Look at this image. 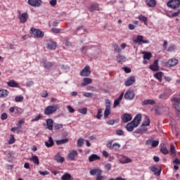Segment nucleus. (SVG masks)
<instances>
[{
	"mask_svg": "<svg viewBox=\"0 0 180 180\" xmlns=\"http://www.w3.org/2000/svg\"><path fill=\"white\" fill-rule=\"evenodd\" d=\"M141 114H137L131 122L127 124L125 127L127 131H133L141 123Z\"/></svg>",
	"mask_w": 180,
	"mask_h": 180,
	"instance_id": "obj_1",
	"label": "nucleus"
},
{
	"mask_svg": "<svg viewBox=\"0 0 180 180\" xmlns=\"http://www.w3.org/2000/svg\"><path fill=\"white\" fill-rule=\"evenodd\" d=\"M30 34H31L34 39H43V37H44V32L34 27H32L30 29Z\"/></svg>",
	"mask_w": 180,
	"mask_h": 180,
	"instance_id": "obj_2",
	"label": "nucleus"
},
{
	"mask_svg": "<svg viewBox=\"0 0 180 180\" xmlns=\"http://www.w3.org/2000/svg\"><path fill=\"white\" fill-rule=\"evenodd\" d=\"M57 110H58V105H49L44 109V113L46 116H49L50 115H53V113H55Z\"/></svg>",
	"mask_w": 180,
	"mask_h": 180,
	"instance_id": "obj_3",
	"label": "nucleus"
},
{
	"mask_svg": "<svg viewBox=\"0 0 180 180\" xmlns=\"http://www.w3.org/2000/svg\"><path fill=\"white\" fill-rule=\"evenodd\" d=\"M167 6L171 9H178L180 6V0H169L167 3Z\"/></svg>",
	"mask_w": 180,
	"mask_h": 180,
	"instance_id": "obj_4",
	"label": "nucleus"
},
{
	"mask_svg": "<svg viewBox=\"0 0 180 180\" xmlns=\"http://www.w3.org/2000/svg\"><path fill=\"white\" fill-rule=\"evenodd\" d=\"M124 97L127 101H133L136 98V93H134V90L128 89L124 94Z\"/></svg>",
	"mask_w": 180,
	"mask_h": 180,
	"instance_id": "obj_5",
	"label": "nucleus"
},
{
	"mask_svg": "<svg viewBox=\"0 0 180 180\" xmlns=\"http://www.w3.org/2000/svg\"><path fill=\"white\" fill-rule=\"evenodd\" d=\"M18 18L20 19V23H26L29 19V14L27 13H21L20 11H18Z\"/></svg>",
	"mask_w": 180,
	"mask_h": 180,
	"instance_id": "obj_6",
	"label": "nucleus"
},
{
	"mask_svg": "<svg viewBox=\"0 0 180 180\" xmlns=\"http://www.w3.org/2000/svg\"><path fill=\"white\" fill-rule=\"evenodd\" d=\"M172 102H174V108L180 113V98L174 97L172 98Z\"/></svg>",
	"mask_w": 180,
	"mask_h": 180,
	"instance_id": "obj_7",
	"label": "nucleus"
},
{
	"mask_svg": "<svg viewBox=\"0 0 180 180\" xmlns=\"http://www.w3.org/2000/svg\"><path fill=\"white\" fill-rule=\"evenodd\" d=\"M81 77H89L91 75V70H89V65H86L80 72Z\"/></svg>",
	"mask_w": 180,
	"mask_h": 180,
	"instance_id": "obj_8",
	"label": "nucleus"
},
{
	"mask_svg": "<svg viewBox=\"0 0 180 180\" xmlns=\"http://www.w3.org/2000/svg\"><path fill=\"white\" fill-rule=\"evenodd\" d=\"M144 37L143 35H138L136 39L134 40V43H143V44H148L150 41L144 40Z\"/></svg>",
	"mask_w": 180,
	"mask_h": 180,
	"instance_id": "obj_9",
	"label": "nucleus"
},
{
	"mask_svg": "<svg viewBox=\"0 0 180 180\" xmlns=\"http://www.w3.org/2000/svg\"><path fill=\"white\" fill-rule=\"evenodd\" d=\"M28 4L34 8H39L41 5V0H28Z\"/></svg>",
	"mask_w": 180,
	"mask_h": 180,
	"instance_id": "obj_10",
	"label": "nucleus"
},
{
	"mask_svg": "<svg viewBox=\"0 0 180 180\" xmlns=\"http://www.w3.org/2000/svg\"><path fill=\"white\" fill-rule=\"evenodd\" d=\"M75 157H78V152L76 150H71L68 154V158L70 161H75Z\"/></svg>",
	"mask_w": 180,
	"mask_h": 180,
	"instance_id": "obj_11",
	"label": "nucleus"
},
{
	"mask_svg": "<svg viewBox=\"0 0 180 180\" xmlns=\"http://www.w3.org/2000/svg\"><path fill=\"white\" fill-rule=\"evenodd\" d=\"M41 64H42V66L44 68H46V70H50L53 67V63L52 62H48L47 60L43 59L41 62Z\"/></svg>",
	"mask_w": 180,
	"mask_h": 180,
	"instance_id": "obj_12",
	"label": "nucleus"
},
{
	"mask_svg": "<svg viewBox=\"0 0 180 180\" xmlns=\"http://www.w3.org/2000/svg\"><path fill=\"white\" fill-rule=\"evenodd\" d=\"M136 82V77L134 76H131L129 78H128L125 82L124 85L125 86H130V85H133Z\"/></svg>",
	"mask_w": 180,
	"mask_h": 180,
	"instance_id": "obj_13",
	"label": "nucleus"
},
{
	"mask_svg": "<svg viewBox=\"0 0 180 180\" xmlns=\"http://www.w3.org/2000/svg\"><path fill=\"white\" fill-rule=\"evenodd\" d=\"M46 129L48 130H53V127H54V121L51 118H48L46 120Z\"/></svg>",
	"mask_w": 180,
	"mask_h": 180,
	"instance_id": "obj_14",
	"label": "nucleus"
},
{
	"mask_svg": "<svg viewBox=\"0 0 180 180\" xmlns=\"http://www.w3.org/2000/svg\"><path fill=\"white\" fill-rule=\"evenodd\" d=\"M178 63H179V60H178V59L175 58H171L168 60L167 65L168 67H175V65H176Z\"/></svg>",
	"mask_w": 180,
	"mask_h": 180,
	"instance_id": "obj_15",
	"label": "nucleus"
},
{
	"mask_svg": "<svg viewBox=\"0 0 180 180\" xmlns=\"http://www.w3.org/2000/svg\"><path fill=\"white\" fill-rule=\"evenodd\" d=\"M150 70L152 71H158L160 70V66L158 65V60H155L153 65L149 66Z\"/></svg>",
	"mask_w": 180,
	"mask_h": 180,
	"instance_id": "obj_16",
	"label": "nucleus"
},
{
	"mask_svg": "<svg viewBox=\"0 0 180 180\" xmlns=\"http://www.w3.org/2000/svg\"><path fill=\"white\" fill-rule=\"evenodd\" d=\"M133 117H131V114L124 113L122 117V122L123 123H127V122H130Z\"/></svg>",
	"mask_w": 180,
	"mask_h": 180,
	"instance_id": "obj_17",
	"label": "nucleus"
},
{
	"mask_svg": "<svg viewBox=\"0 0 180 180\" xmlns=\"http://www.w3.org/2000/svg\"><path fill=\"white\" fill-rule=\"evenodd\" d=\"M90 175H92L93 176L95 175H101L102 174V173L103 172V171H102V169H93L91 170H90Z\"/></svg>",
	"mask_w": 180,
	"mask_h": 180,
	"instance_id": "obj_18",
	"label": "nucleus"
},
{
	"mask_svg": "<svg viewBox=\"0 0 180 180\" xmlns=\"http://www.w3.org/2000/svg\"><path fill=\"white\" fill-rule=\"evenodd\" d=\"M146 4L149 8H155L157 0H146Z\"/></svg>",
	"mask_w": 180,
	"mask_h": 180,
	"instance_id": "obj_19",
	"label": "nucleus"
},
{
	"mask_svg": "<svg viewBox=\"0 0 180 180\" xmlns=\"http://www.w3.org/2000/svg\"><path fill=\"white\" fill-rule=\"evenodd\" d=\"M146 143L148 145L151 144L152 147H157L160 144V141L149 139V140H147Z\"/></svg>",
	"mask_w": 180,
	"mask_h": 180,
	"instance_id": "obj_20",
	"label": "nucleus"
},
{
	"mask_svg": "<svg viewBox=\"0 0 180 180\" xmlns=\"http://www.w3.org/2000/svg\"><path fill=\"white\" fill-rule=\"evenodd\" d=\"M48 49L49 50H56L57 49V42L50 41L48 42Z\"/></svg>",
	"mask_w": 180,
	"mask_h": 180,
	"instance_id": "obj_21",
	"label": "nucleus"
},
{
	"mask_svg": "<svg viewBox=\"0 0 180 180\" xmlns=\"http://www.w3.org/2000/svg\"><path fill=\"white\" fill-rule=\"evenodd\" d=\"M133 160L130 158H127L126 156H123L120 160V162L121 164H129Z\"/></svg>",
	"mask_w": 180,
	"mask_h": 180,
	"instance_id": "obj_22",
	"label": "nucleus"
},
{
	"mask_svg": "<svg viewBox=\"0 0 180 180\" xmlns=\"http://www.w3.org/2000/svg\"><path fill=\"white\" fill-rule=\"evenodd\" d=\"M7 85L8 86H10V88H19V84L15 80H10L7 82Z\"/></svg>",
	"mask_w": 180,
	"mask_h": 180,
	"instance_id": "obj_23",
	"label": "nucleus"
},
{
	"mask_svg": "<svg viewBox=\"0 0 180 180\" xmlns=\"http://www.w3.org/2000/svg\"><path fill=\"white\" fill-rule=\"evenodd\" d=\"M30 161H32V162H33V164H34L35 165H40V160L39 159V157H37V155H34L30 158Z\"/></svg>",
	"mask_w": 180,
	"mask_h": 180,
	"instance_id": "obj_24",
	"label": "nucleus"
},
{
	"mask_svg": "<svg viewBox=\"0 0 180 180\" xmlns=\"http://www.w3.org/2000/svg\"><path fill=\"white\" fill-rule=\"evenodd\" d=\"M155 78L158 80L159 82H162V77H164V72H158L154 75Z\"/></svg>",
	"mask_w": 180,
	"mask_h": 180,
	"instance_id": "obj_25",
	"label": "nucleus"
},
{
	"mask_svg": "<svg viewBox=\"0 0 180 180\" xmlns=\"http://www.w3.org/2000/svg\"><path fill=\"white\" fill-rule=\"evenodd\" d=\"M150 169L152 171V172H154L155 175H161V169H158V168H157L155 166L153 165L150 167Z\"/></svg>",
	"mask_w": 180,
	"mask_h": 180,
	"instance_id": "obj_26",
	"label": "nucleus"
},
{
	"mask_svg": "<svg viewBox=\"0 0 180 180\" xmlns=\"http://www.w3.org/2000/svg\"><path fill=\"white\" fill-rule=\"evenodd\" d=\"M55 160L57 162H60V164H63V162L65 161V158H64V157H60V153H58L56 155Z\"/></svg>",
	"mask_w": 180,
	"mask_h": 180,
	"instance_id": "obj_27",
	"label": "nucleus"
},
{
	"mask_svg": "<svg viewBox=\"0 0 180 180\" xmlns=\"http://www.w3.org/2000/svg\"><path fill=\"white\" fill-rule=\"evenodd\" d=\"M146 105H155V101L151 99H146L142 102V105L146 106Z\"/></svg>",
	"mask_w": 180,
	"mask_h": 180,
	"instance_id": "obj_28",
	"label": "nucleus"
},
{
	"mask_svg": "<svg viewBox=\"0 0 180 180\" xmlns=\"http://www.w3.org/2000/svg\"><path fill=\"white\" fill-rule=\"evenodd\" d=\"M96 160H101V157L98 156L96 154H93L89 157V162H94V161H96Z\"/></svg>",
	"mask_w": 180,
	"mask_h": 180,
	"instance_id": "obj_29",
	"label": "nucleus"
},
{
	"mask_svg": "<svg viewBox=\"0 0 180 180\" xmlns=\"http://www.w3.org/2000/svg\"><path fill=\"white\" fill-rule=\"evenodd\" d=\"M45 146L48 147V148L54 146V141H53L51 136H49V141L45 142Z\"/></svg>",
	"mask_w": 180,
	"mask_h": 180,
	"instance_id": "obj_30",
	"label": "nucleus"
},
{
	"mask_svg": "<svg viewBox=\"0 0 180 180\" xmlns=\"http://www.w3.org/2000/svg\"><path fill=\"white\" fill-rule=\"evenodd\" d=\"M89 84H92V79L88 77L84 78L83 82L82 83V86H86Z\"/></svg>",
	"mask_w": 180,
	"mask_h": 180,
	"instance_id": "obj_31",
	"label": "nucleus"
},
{
	"mask_svg": "<svg viewBox=\"0 0 180 180\" xmlns=\"http://www.w3.org/2000/svg\"><path fill=\"white\" fill-rule=\"evenodd\" d=\"M9 95V91L6 89H0V98H6Z\"/></svg>",
	"mask_w": 180,
	"mask_h": 180,
	"instance_id": "obj_32",
	"label": "nucleus"
},
{
	"mask_svg": "<svg viewBox=\"0 0 180 180\" xmlns=\"http://www.w3.org/2000/svg\"><path fill=\"white\" fill-rule=\"evenodd\" d=\"M143 54V60H150L153 55L150 52L143 51L142 53Z\"/></svg>",
	"mask_w": 180,
	"mask_h": 180,
	"instance_id": "obj_33",
	"label": "nucleus"
},
{
	"mask_svg": "<svg viewBox=\"0 0 180 180\" xmlns=\"http://www.w3.org/2000/svg\"><path fill=\"white\" fill-rule=\"evenodd\" d=\"M142 128L141 129H136L134 133H136V134H143L144 133H146V131H147V127H141Z\"/></svg>",
	"mask_w": 180,
	"mask_h": 180,
	"instance_id": "obj_34",
	"label": "nucleus"
},
{
	"mask_svg": "<svg viewBox=\"0 0 180 180\" xmlns=\"http://www.w3.org/2000/svg\"><path fill=\"white\" fill-rule=\"evenodd\" d=\"M138 19H139L141 22H143L144 25H147V22H148V18L143 15H139Z\"/></svg>",
	"mask_w": 180,
	"mask_h": 180,
	"instance_id": "obj_35",
	"label": "nucleus"
},
{
	"mask_svg": "<svg viewBox=\"0 0 180 180\" xmlns=\"http://www.w3.org/2000/svg\"><path fill=\"white\" fill-rule=\"evenodd\" d=\"M68 139H64L61 140L56 141L57 146H61V144H65V143H68Z\"/></svg>",
	"mask_w": 180,
	"mask_h": 180,
	"instance_id": "obj_36",
	"label": "nucleus"
},
{
	"mask_svg": "<svg viewBox=\"0 0 180 180\" xmlns=\"http://www.w3.org/2000/svg\"><path fill=\"white\" fill-rule=\"evenodd\" d=\"M90 12H94V11H99V6L98 4H92L89 8Z\"/></svg>",
	"mask_w": 180,
	"mask_h": 180,
	"instance_id": "obj_37",
	"label": "nucleus"
},
{
	"mask_svg": "<svg viewBox=\"0 0 180 180\" xmlns=\"http://www.w3.org/2000/svg\"><path fill=\"white\" fill-rule=\"evenodd\" d=\"M150 117H148V116H146V121H144L142 123L141 127H144V126H150Z\"/></svg>",
	"mask_w": 180,
	"mask_h": 180,
	"instance_id": "obj_38",
	"label": "nucleus"
},
{
	"mask_svg": "<svg viewBox=\"0 0 180 180\" xmlns=\"http://www.w3.org/2000/svg\"><path fill=\"white\" fill-rule=\"evenodd\" d=\"M112 47L114 49V51H116V53L122 52V49H120V47H119V45H117V44H112Z\"/></svg>",
	"mask_w": 180,
	"mask_h": 180,
	"instance_id": "obj_39",
	"label": "nucleus"
},
{
	"mask_svg": "<svg viewBox=\"0 0 180 180\" xmlns=\"http://www.w3.org/2000/svg\"><path fill=\"white\" fill-rule=\"evenodd\" d=\"M169 98V94L167 93H162L159 96V99H168Z\"/></svg>",
	"mask_w": 180,
	"mask_h": 180,
	"instance_id": "obj_40",
	"label": "nucleus"
},
{
	"mask_svg": "<svg viewBox=\"0 0 180 180\" xmlns=\"http://www.w3.org/2000/svg\"><path fill=\"white\" fill-rule=\"evenodd\" d=\"M61 179L62 180H70L71 179V174H70L68 173H65L62 176Z\"/></svg>",
	"mask_w": 180,
	"mask_h": 180,
	"instance_id": "obj_41",
	"label": "nucleus"
},
{
	"mask_svg": "<svg viewBox=\"0 0 180 180\" xmlns=\"http://www.w3.org/2000/svg\"><path fill=\"white\" fill-rule=\"evenodd\" d=\"M160 152H162V154H165V155H167V154L169 153V151L168 150V149L167 148V147L165 146H162L160 148Z\"/></svg>",
	"mask_w": 180,
	"mask_h": 180,
	"instance_id": "obj_42",
	"label": "nucleus"
},
{
	"mask_svg": "<svg viewBox=\"0 0 180 180\" xmlns=\"http://www.w3.org/2000/svg\"><path fill=\"white\" fill-rule=\"evenodd\" d=\"M170 153L172 155H175V154H176V150L175 149V146H174V144L170 145Z\"/></svg>",
	"mask_w": 180,
	"mask_h": 180,
	"instance_id": "obj_43",
	"label": "nucleus"
},
{
	"mask_svg": "<svg viewBox=\"0 0 180 180\" xmlns=\"http://www.w3.org/2000/svg\"><path fill=\"white\" fill-rule=\"evenodd\" d=\"M41 119H43V115L39 114L37 117L33 118L31 122H39V120H41Z\"/></svg>",
	"mask_w": 180,
	"mask_h": 180,
	"instance_id": "obj_44",
	"label": "nucleus"
},
{
	"mask_svg": "<svg viewBox=\"0 0 180 180\" xmlns=\"http://www.w3.org/2000/svg\"><path fill=\"white\" fill-rule=\"evenodd\" d=\"M124 58H125L124 56L119 54L117 56V63H123V61H124Z\"/></svg>",
	"mask_w": 180,
	"mask_h": 180,
	"instance_id": "obj_45",
	"label": "nucleus"
},
{
	"mask_svg": "<svg viewBox=\"0 0 180 180\" xmlns=\"http://www.w3.org/2000/svg\"><path fill=\"white\" fill-rule=\"evenodd\" d=\"M77 112H79V113H81L82 115H85L88 112V108H79L77 110Z\"/></svg>",
	"mask_w": 180,
	"mask_h": 180,
	"instance_id": "obj_46",
	"label": "nucleus"
},
{
	"mask_svg": "<svg viewBox=\"0 0 180 180\" xmlns=\"http://www.w3.org/2000/svg\"><path fill=\"white\" fill-rule=\"evenodd\" d=\"M109 115H110V108H105L104 111V118L108 119V117H109Z\"/></svg>",
	"mask_w": 180,
	"mask_h": 180,
	"instance_id": "obj_47",
	"label": "nucleus"
},
{
	"mask_svg": "<svg viewBox=\"0 0 180 180\" xmlns=\"http://www.w3.org/2000/svg\"><path fill=\"white\" fill-rule=\"evenodd\" d=\"M102 109L100 108L98 110V113H97V115H96V119H98V120H101V119H102Z\"/></svg>",
	"mask_w": 180,
	"mask_h": 180,
	"instance_id": "obj_48",
	"label": "nucleus"
},
{
	"mask_svg": "<svg viewBox=\"0 0 180 180\" xmlns=\"http://www.w3.org/2000/svg\"><path fill=\"white\" fill-rule=\"evenodd\" d=\"M120 147L121 146L119 143H114L112 144V150H119Z\"/></svg>",
	"mask_w": 180,
	"mask_h": 180,
	"instance_id": "obj_49",
	"label": "nucleus"
},
{
	"mask_svg": "<svg viewBox=\"0 0 180 180\" xmlns=\"http://www.w3.org/2000/svg\"><path fill=\"white\" fill-rule=\"evenodd\" d=\"M83 144H84V139L79 138L77 140V147H82Z\"/></svg>",
	"mask_w": 180,
	"mask_h": 180,
	"instance_id": "obj_50",
	"label": "nucleus"
},
{
	"mask_svg": "<svg viewBox=\"0 0 180 180\" xmlns=\"http://www.w3.org/2000/svg\"><path fill=\"white\" fill-rule=\"evenodd\" d=\"M115 134L117 136H123V134H124V131H123L122 129H117L115 131Z\"/></svg>",
	"mask_w": 180,
	"mask_h": 180,
	"instance_id": "obj_51",
	"label": "nucleus"
},
{
	"mask_svg": "<svg viewBox=\"0 0 180 180\" xmlns=\"http://www.w3.org/2000/svg\"><path fill=\"white\" fill-rule=\"evenodd\" d=\"M54 130H60V129H63V124H56L53 126Z\"/></svg>",
	"mask_w": 180,
	"mask_h": 180,
	"instance_id": "obj_52",
	"label": "nucleus"
},
{
	"mask_svg": "<svg viewBox=\"0 0 180 180\" xmlns=\"http://www.w3.org/2000/svg\"><path fill=\"white\" fill-rule=\"evenodd\" d=\"M23 101V96H18L15 98V102H22Z\"/></svg>",
	"mask_w": 180,
	"mask_h": 180,
	"instance_id": "obj_53",
	"label": "nucleus"
},
{
	"mask_svg": "<svg viewBox=\"0 0 180 180\" xmlns=\"http://www.w3.org/2000/svg\"><path fill=\"white\" fill-rule=\"evenodd\" d=\"M174 50H175V45H171L168 47V49H167V51H168L169 53H171Z\"/></svg>",
	"mask_w": 180,
	"mask_h": 180,
	"instance_id": "obj_54",
	"label": "nucleus"
},
{
	"mask_svg": "<svg viewBox=\"0 0 180 180\" xmlns=\"http://www.w3.org/2000/svg\"><path fill=\"white\" fill-rule=\"evenodd\" d=\"M113 141H110L108 142V143L106 144L108 148H110V150H112L113 148Z\"/></svg>",
	"mask_w": 180,
	"mask_h": 180,
	"instance_id": "obj_55",
	"label": "nucleus"
},
{
	"mask_svg": "<svg viewBox=\"0 0 180 180\" xmlns=\"http://www.w3.org/2000/svg\"><path fill=\"white\" fill-rule=\"evenodd\" d=\"M83 96H85V98H92L94 96V94L86 92L83 94Z\"/></svg>",
	"mask_w": 180,
	"mask_h": 180,
	"instance_id": "obj_56",
	"label": "nucleus"
},
{
	"mask_svg": "<svg viewBox=\"0 0 180 180\" xmlns=\"http://www.w3.org/2000/svg\"><path fill=\"white\" fill-rule=\"evenodd\" d=\"M67 109H68L69 113H74L75 112V110L74 108H72V107L71 105H68Z\"/></svg>",
	"mask_w": 180,
	"mask_h": 180,
	"instance_id": "obj_57",
	"label": "nucleus"
},
{
	"mask_svg": "<svg viewBox=\"0 0 180 180\" xmlns=\"http://www.w3.org/2000/svg\"><path fill=\"white\" fill-rule=\"evenodd\" d=\"M15 136L13 135H11V138L10 140L8 141V144H13V143H15Z\"/></svg>",
	"mask_w": 180,
	"mask_h": 180,
	"instance_id": "obj_58",
	"label": "nucleus"
},
{
	"mask_svg": "<svg viewBox=\"0 0 180 180\" xmlns=\"http://www.w3.org/2000/svg\"><path fill=\"white\" fill-rule=\"evenodd\" d=\"M105 109H110V100L109 99L105 101Z\"/></svg>",
	"mask_w": 180,
	"mask_h": 180,
	"instance_id": "obj_59",
	"label": "nucleus"
},
{
	"mask_svg": "<svg viewBox=\"0 0 180 180\" xmlns=\"http://www.w3.org/2000/svg\"><path fill=\"white\" fill-rule=\"evenodd\" d=\"M119 105H120V101L119 100H117V98H116L114 101V104H113V108H117V106H119Z\"/></svg>",
	"mask_w": 180,
	"mask_h": 180,
	"instance_id": "obj_60",
	"label": "nucleus"
},
{
	"mask_svg": "<svg viewBox=\"0 0 180 180\" xmlns=\"http://www.w3.org/2000/svg\"><path fill=\"white\" fill-rule=\"evenodd\" d=\"M1 120H6L8 119V114L6 112L2 113L1 115Z\"/></svg>",
	"mask_w": 180,
	"mask_h": 180,
	"instance_id": "obj_61",
	"label": "nucleus"
},
{
	"mask_svg": "<svg viewBox=\"0 0 180 180\" xmlns=\"http://www.w3.org/2000/svg\"><path fill=\"white\" fill-rule=\"evenodd\" d=\"M122 70L127 73V74H129V72H131V69H130V68H127V67H123Z\"/></svg>",
	"mask_w": 180,
	"mask_h": 180,
	"instance_id": "obj_62",
	"label": "nucleus"
},
{
	"mask_svg": "<svg viewBox=\"0 0 180 180\" xmlns=\"http://www.w3.org/2000/svg\"><path fill=\"white\" fill-rule=\"evenodd\" d=\"M51 30L53 33H61V29L59 28H52Z\"/></svg>",
	"mask_w": 180,
	"mask_h": 180,
	"instance_id": "obj_63",
	"label": "nucleus"
},
{
	"mask_svg": "<svg viewBox=\"0 0 180 180\" xmlns=\"http://www.w3.org/2000/svg\"><path fill=\"white\" fill-rule=\"evenodd\" d=\"M173 164H175V165H180V160L176 158L174 160H173Z\"/></svg>",
	"mask_w": 180,
	"mask_h": 180,
	"instance_id": "obj_64",
	"label": "nucleus"
}]
</instances>
